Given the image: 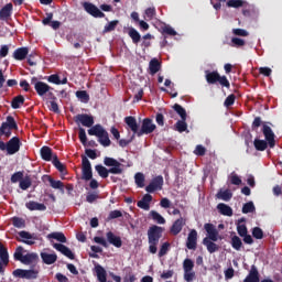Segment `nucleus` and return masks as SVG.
<instances>
[{"instance_id": "1", "label": "nucleus", "mask_w": 282, "mask_h": 282, "mask_svg": "<svg viewBox=\"0 0 282 282\" xmlns=\"http://www.w3.org/2000/svg\"><path fill=\"white\" fill-rule=\"evenodd\" d=\"M104 164L105 166L111 167L107 169L100 164L95 166V171H97L99 177H102V180H107V177H109V173H111L112 175H122V173H124V170L122 169V163L113 158L106 156L104 159Z\"/></svg>"}, {"instance_id": "2", "label": "nucleus", "mask_w": 282, "mask_h": 282, "mask_svg": "<svg viewBox=\"0 0 282 282\" xmlns=\"http://www.w3.org/2000/svg\"><path fill=\"white\" fill-rule=\"evenodd\" d=\"M205 78L208 85H215L216 83H219L221 87H226L227 89H230V82L228 80V77L219 75L217 70H214V72L206 70Z\"/></svg>"}, {"instance_id": "3", "label": "nucleus", "mask_w": 282, "mask_h": 282, "mask_svg": "<svg viewBox=\"0 0 282 282\" xmlns=\"http://www.w3.org/2000/svg\"><path fill=\"white\" fill-rule=\"evenodd\" d=\"M31 84L34 85V89L37 94V96L43 97L45 94H48V97L51 100H56V96H54V93H51L52 86L47 85L44 82H39L36 78H32Z\"/></svg>"}, {"instance_id": "4", "label": "nucleus", "mask_w": 282, "mask_h": 282, "mask_svg": "<svg viewBox=\"0 0 282 282\" xmlns=\"http://www.w3.org/2000/svg\"><path fill=\"white\" fill-rule=\"evenodd\" d=\"M11 129H14L17 131V129H19V126L17 124L14 117L8 116L7 121L2 122L0 127V137L6 135V138H10V135H12Z\"/></svg>"}, {"instance_id": "5", "label": "nucleus", "mask_w": 282, "mask_h": 282, "mask_svg": "<svg viewBox=\"0 0 282 282\" xmlns=\"http://www.w3.org/2000/svg\"><path fill=\"white\" fill-rule=\"evenodd\" d=\"M155 129H158V126H155V123H153V119L145 118L142 121L141 129L139 130V132H137V135H138V138H142V135H149V134L153 133V131H155Z\"/></svg>"}, {"instance_id": "6", "label": "nucleus", "mask_w": 282, "mask_h": 282, "mask_svg": "<svg viewBox=\"0 0 282 282\" xmlns=\"http://www.w3.org/2000/svg\"><path fill=\"white\" fill-rule=\"evenodd\" d=\"M94 177V172L91 170V162L87 156L82 155V180L89 182Z\"/></svg>"}, {"instance_id": "7", "label": "nucleus", "mask_w": 282, "mask_h": 282, "mask_svg": "<svg viewBox=\"0 0 282 282\" xmlns=\"http://www.w3.org/2000/svg\"><path fill=\"white\" fill-rule=\"evenodd\" d=\"M13 276H15L17 279H28V280L39 279V270L17 269L13 271Z\"/></svg>"}, {"instance_id": "8", "label": "nucleus", "mask_w": 282, "mask_h": 282, "mask_svg": "<svg viewBox=\"0 0 282 282\" xmlns=\"http://www.w3.org/2000/svg\"><path fill=\"white\" fill-rule=\"evenodd\" d=\"M262 133L270 149H274V147H276V140L274 138H276V135L274 134V131H272V128L268 126V123H262Z\"/></svg>"}, {"instance_id": "9", "label": "nucleus", "mask_w": 282, "mask_h": 282, "mask_svg": "<svg viewBox=\"0 0 282 282\" xmlns=\"http://www.w3.org/2000/svg\"><path fill=\"white\" fill-rule=\"evenodd\" d=\"M162 238V227L158 225H153L148 230V241L149 243H160V239Z\"/></svg>"}, {"instance_id": "10", "label": "nucleus", "mask_w": 282, "mask_h": 282, "mask_svg": "<svg viewBox=\"0 0 282 282\" xmlns=\"http://www.w3.org/2000/svg\"><path fill=\"white\" fill-rule=\"evenodd\" d=\"M164 186V177L162 175H158L152 178L149 185L145 186L147 193H155V191H162Z\"/></svg>"}, {"instance_id": "11", "label": "nucleus", "mask_w": 282, "mask_h": 282, "mask_svg": "<svg viewBox=\"0 0 282 282\" xmlns=\"http://www.w3.org/2000/svg\"><path fill=\"white\" fill-rule=\"evenodd\" d=\"M83 8L88 14H90V17H94L95 19H105V13L100 11L96 4L91 2H84Z\"/></svg>"}, {"instance_id": "12", "label": "nucleus", "mask_w": 282, "mask_h": 282, "mask_svg": "<svg viewBox=\"0 0 282 282\" xmlns=\"http://www.w3.org/2000/svg\"><path fill=\"white\" fill-rule=\"evenodd\" d=\"M21 139L19 137H13L7 142V153L8 155H14L21 150Z\"/></svg>"}, {"instance_id": "13", "label": "nucleus", "mask_w": 282, "mask_h": 282, "mask_svg": "<svg viewBox=\"0 0 282 282\" xmlns=\"http://www.w3.org/2000/svg\"><path fill=\"white\" fill-rule=\"evenodd\" d=\"M75 122L78 124H83V127H87L90 129V127H94V116L87 115V113H80L75 117Z\"/></svg>"}, {"instance_id": "14", "label": "nucleus", "mask_w": 282, "mask_h": 282, "mask_svg": "<svg viewBox=\"0 0 282 282\" xmlns=\"http://www.w3.org/2000/svg\"><path fill=\"white\" fill-rule=\"evenodd\" d=\"M42 182H48L51 188H55L56 191H61V193H65V184L62 181H56L50 175H43Z\"/></svg>"}, {"instance_id": "15", "label": "nucleus", "mask_w": 282, "mask_h": 282, "mask_svg": "<svg viewBox=\"0 0 282 282\" xmlns=\"http://www.w3.org/2000/svg\"><path fill=\"white\" fill-rule=\"evenodd\" d=\"M13 10L14 6L12 4V2H9L4 7H2L0 9V21H10Z\"/></svg>"}, {"instance_id": "16", "label": "nucleus", "mask_w": 282, "mask_h": 282, "mask_svg": "<svg viewBox=\"0 0 282 282\" xmlns=\"http://www.w3.org/2000/svg\"><path fill=\"white\" fill-rule=\"evenodd\" d=\"M204 229L206 230L208 237L207 239L212 241H219V231L215 227V225L207 223L204 225Z\"/></svg>"}, {"instance_id": "17", "label": "nucleus", "mask_w": 282, "mask_h": 282, "mask_svg": "<svg viewBox=\"0 0 282 282\" xmlns=\"http://www.w3.org/2000/svg\"><path fill=\"white\" fill-rule=\"evenodd\" d=\"M53 248L55 250H57V252H61L62 254H64V257H67V259L74 260L76 259V256L74 254V252L72 251V249H69L67 246L63 245V243H53Z\"/></svg>"}, {"instance_id": "18", "label": "nucleus", "mask_w": 282, "mask_h": 282, "mask_svg": "<svg viewBox=\"0 0 282 282\" xmlns=\"http://www.w3.org/2000/svg\"><path fill=\"white\" fill-rule=\"evenodd\" d=\"M187 250H197V230L192 229L186 240Z\"/></svg>"}, {"instance_id": "19", "label": "nucleus", "mask_w": 282, "mask_h": 282, "mask_svg": "<svg viewBox=\"0 0 282 282\" xmlns=\"http://www.w3.org/2000/svg\"><path fill=\"white\" fill-rule=\"evenodd\" d=\"M243 282H261L259 269H257V265H251V269L248 275L243 279Z\"/></svg>"}, {"instance_id": "20", "label": "nucleus", "mask_w": 282, "mask_h": 282, "mask_svg": "<svg viewBox=\"0 0 282 282\" xmlns=\"http://www.w3.org/2000/svg\"><path fill=\"white\" fill-rule=\"evenodd\" d=\"M153 196L151 194L143 195L142 199L137 203L138 208L142 210H150Z\"/></svg>"}, {"instance_id": "21", "label": "nucleus", "mask_w": 282, "mask_h": 282, "mask_svg": "<svg viewBox=\"0 0 282 282\" xmlns=\"http://www.w3.org/2000/svg\"><path fill=\"white\" fill-rule=\"evenodd\" d=\"M107 241L111 246H115V248H122V238L119 236L113 235V231H108L106 234Z\"/></svg>"}, {"instance_id": "22", "label": "nucleus", "mask_w": 282, "mask_h": 282, "mask_svg": "<svg viewBox=\"0 0 282 282\" xmlns=\"http://www.w3.org/2000/svg\"><path fill=\"white\" fill-rule=\"evenodd\" d=\"M40 155L44 162H52L54 160V152H52V148L44 145L40 150Z\"/></svg>"}, {"instance_id": "23", "label": "nucleus", "mask_w": 282, "mask_h": 282, "mask_svg": "<svg viewBox=\"0 0 282 282\" xmlns=\"http://www.w3.org/2000/svg\"><path fill=\"white\" fill-rule=\"evenodd\" d=\"M185 225L186 221L184 220L183 217H181L173 223L170 231L172 232V235L177 236L180 232H182V229L184 228Z\"/></svg>"}, {"instance_id": "24", "label": "nucleus", "mask_w": 282, "mask_h": 282, "mask_svg": "<svg viewBox=\"0 0 282 282\" xmlns=\"http://www.w3.org/2000/svg\"><path fill=\"white\" fill-rule=\"evenodd\" d=\"M124 122L129 127V129L135 134L138 135V133L140 132V126L138 124V120H135V117H126L124 118Z\"/></svg>"}, {"instance_id": "25", "label": "nucleus", "mask_w": 282, "mask_h": 282, "mask_svg": "<svg viewBox=\"0 0 282 282\" xmlns=\"http://www.w3.org/2000/svg\"><path fill=\"white\" fill-rule=\"evenodd\" d=\"M160 69H162V63H160V59L155 57L152 58L149 63V74L151 76H155Z\"/></svg>"}, {"instance_id": "26", "label": "nucleus", "mask_w": 282, "mask_h": 282, "mask_svg": "<svg viewBox=\"0 0 282 282\" xmlns=\"http://www.w3.org/2000/svg\"><path fill=\"white\" fill-rule=\"evenodd\" d=\"M40 257L46 265H53V263L58 260V256H56V253L41 252Z\"/></svg>"}, {"instance_id": "27", "label": "nucleus", "mask_w": 282, "mask_h": 282, "mask_svg": "<svg viewBox=\"0 0 282 282\" xmlns=\"http://www.w3.org/2000/svg\"><path fill=\"white\" fill-rule=\"evenodd\" d=\"M28 54H30V48L19 47L13 52V58H15V61H25Z\"/></svg>"}, {"instance_id": "28", "label": "nucleus", "mask_w": 282, "mask_h": 282, "mask_svg": "<svg viewBox=\"0 0 282 282\" xmlns=\"http://www.w3.org/2000/svg\"><path fill=\"white\" fill-rule=\"evenodd\" d=\"M106 131L107 130H105V128L100 123H97V124L90 127V129H88V135H96V138H101V135Z\"/></svg>"}, {"instance_id": "29", "label": "nucleus", "mask_w": 282, "mask_h": 282, "mask_svg": "<svg viewBox=\"0 0 282 282\" xmlns=\"http://www.w3.org/2000/svg\"><path fill=\"white\" fill-rule=\"evenodd\" d=\"M203 246H206L209 254H213V253L219 251V246L217 243H215V241H213L208 238L203 239Z\"/></svg>"}, {"instance_id": "30", "label": "nucleus", "mask_w": 282, "mask_h": 282, "mask_svg": "<svg viewBox=\"0 0 282 282\" xmlns=\"http://www.w3.org/2000/svg\"><path fill=\"white\" fill-rule=\"evenodd\" d=\"M217 210L225 217H232V207L228 206L227 204L219 203L217 205Z\"/></svg>"}, {"instance_id": "31", "label": "nucleus", "mask_w": 282, "mask_h": 282, "mask_svg": "<svg viewBox=\"0 0 282 282\" xmlns=\"http://www.w3.org/2000/svg\"><path fill=\"white\" fill-rule=\"evenodd\" d=\"M96 276L99 282H107V270L102 265L97 264L95 267Z\"/></svg>"}, {"instance_id": "32", "label": "nucleus", "mask_w": 282, "mask_h": 282, "mask_svg": "<svg viewBox=\"0 0 282 282\" xmlns=\"http://www.w3.org/2000/svg\"><path fill=\"white\" fill-rule=\"evenodd\" d=\"M25 206L29 210H47V206H45V204L34 200L28 202Z\"/></svg>"}, {"instance_id": "33", "label": "nucleus", "mask_w": 282, "mask_h": 282, "mask_svg": "<svg viewBox=\"0 0 282 282\" xmlns=\"http://www.w3.org/2000/svg\"><path fill=\"white\" fill-rule=\"evenodd\" d=\"M0 261H2L3 265H8L10 263V254L8 253V248L0 242Z\"/></svg>"}, {"instance_id": "34", "label": "nucleus", "mask_w": 282, "mask_h": 282, "mask_svg": "<svg viewBox=\"0 0 282 282\" xmlns=\"http://www.w3.org/2000/svg\"><path fill=\"white\" fill-rule=\"evenodd\" d=\"M47 239H55L59 243H67V237L61 231L51 232L47 235Z\"/></svg>"}, {"instance_id": "35", "label": "nucleus", "mask_w": 282, "mask_h": 282, "mask_svg": "<svg viewBox=\"0 0 282 282\" xmlns=\"http://www.w3.org/2000/svg\"><path fill=\"white\" fill-rule=\"evenodd\" d=\"M39 261V254L36 253H26L23 257L22 263L24 265H32V263H36Z\"/></svg>"}, {"instance_id": "36", "label": "nucleus", "mask_w": 282, "mask_h": 282, "mask_svg": "<svg viewBox=\"0 0 282 282\" xmlns=\"http://www.w3.org/2000/svg\"><path fill=\"white\" fill-rule=\"evenodd\" d=\"M52 164L53 166H55V169H57L59 173H62V175H65L67 173V167H65V165L62 164V162L58 160V155L54 154Z\"/></svg>"}, {"instance_id": "37", "label": "nucleus", "mask_w": 282, "mask_h": 282, "mask_svg": "<svg viewBox=\"0 0 282 282\" xmlns=\"http://www.w3.org/2000/svg\"><path fill=\"white\" fill-rule=\"evenodd\" d=\"M128 35L130 36V39H132V43H134V45H138V43H140V41L142 40V35H140L138 30H135L134 28L129 29Z\"/></svg>"}, {"instance_id": "38", "label": "nucleus", "mask_w": 282, "mask_h": 282, "mask_svg": "<svg viewBox=\"0 0 282 282\" xmlns=\"http://www.w3.org/2000/svg\"><path fill=\"white\" fill-rule=\"evenodd\" d=\"M25 104V97L23 95H19L14 97L11 101L12 109H21V106Z\"/></svg>"}, {"instance_id": "39", "label": "nucleus", "mask_w": 282, "mask_h": 282, "mask_svg": "<svg viewBox=\"0 0 282 282\" xmlns=\"http://www.w3.org/2000/svg\"><path fill=\"white\" fill-rule=\"evenodd\" d=\"M161 34L166 39V36H177V31H175L171 25L165 24L161 28Z\"/></svg>"}, {"instance_id": "40", "label": "nucleus", "mask_w": 282, "mask_h": 282, "mask_svg": "<svg viewBox=\"0 0 282 282\" xmlns=\"http://www.w3.org/2000/svg\"><path fill=\"white\" fill-rule=\"evenodd\" d=\"M216 197L218 199H223V202H230L232 199V193L228 189L226 191H219L217 194H216Z\"/></svg>"}, {"instance_id": "41", "label": "nucleus", "mask_w": 282, "mask_h": 282, "mask_svg": "<svg viewBox=\"0 0 282 282\" xmlns=\"http://www.w3.org/2000/svg\"><path fill=\"white\" fill-rule=\"evenodd\" d=\"M19 237H21V239H26L22 240V243H26V246H34V240H30L32 239V234L28 231H20Z\"/></svg>"}, {"instance_id": "42", "label": "nucleus", "mask_w": 282, "mask_h": 282, "mask_svg": "<svg viewBox=\"0 0 282 282\" xmlns=\"http://www.w3.org/2000/svg\"><path fill=\"white\" fill-rule=\"evenodd\" d=\"M98 142L101 147H111V140L109 139V132H107V130L101 137H98Z\"/></svg>"}, {"instance_id": "43", "label": "nucleus", "mask_w": 282, "mask_h": 282, "mask_svg": "<svg viewBox=\"0 0 282 282\" xmlns=\"http://www.w3.org/2000/svg\"><path fill=\"white\" fill-rule=\"evenodd\" d=\"M126 275L123 276V282H135L137 278L131 270V267L124 269Z\"/></svg>"}, {"instance_id": "44", "label": "nucleus", "mask_w": 282, "mask_h": 282, "mask_svg": "<svg viewBox=\"0 0 282 282\" xmlns=\"http://www.w3.org/2000/svg\"><path fill=\"white\" fill-rule=\"evenodd\" d=\"M268 144L269 143L265 140L256 139L253 141V145L257 151H265V149H268Z\"/></svg>"}, {"instance_id": "45", "label": "nucleus", "mask_w": 282, "mask_h": 282, "mask_svg": "<svg viewBox=\"0 0 282 282\" xmlns=\"http://www.w3.org/2000/svg\"><path fill=\"white\" fill-rule=\"evenodd\" d=\"M75 96L78 98V100H80V102H89V94H87V90H77Z\"/></svg>"}, {"instance_id": "46", "label": "nucleus", "mask_w": 282, "mask_h": 282, "mask_svg": "<svg viewBox=\"0 0 282 282\" xmlns=\"http://www.w3.org/2000/svg\"><path fill=\"white\" fill-rule=\"evenodd\" d=\"M173 109H174L175 112H177L181 120H186L187 115H186V109H184V107H182L180 104H175L173 106Z\"/></svg>"}, {"instance_id": "47", "label": "nucleus", "mask_w": 282, "mask_h": 282, "mask_svg": "<svg viewBox=\"0 0 282 282\" xmlns=\"http://www.w3.org/2000/svg\"><path fill=\"white\" fill-rule=\"evenodd\" d=\"M243 246V242L241 241V238H239V236H234L231 237V247L234 248V250H241Z\"/></svg>"}, {"instance_id": "48", "label": "nucleus", "mask_w": 282, "mask_h": 282, "mask_svg": "<svg viewBox=\"0 0 282 282\" xmlns=\"http://www.w3.org/2000/svg\"><path fill=\"white\" fill-rule=\"evenodd\" d=\"M150 217L153 219V221H155L156 224H166V219H164L162 217V215H160V213L155 212V210H151L150 212Z\"/></svg>"}, {"instance_id": "49", "label": "nucleus", "mask_w": 282, "mask_h": 282, "mask_svg": "<svg viewBox=\"0 0 282 282\" xmlns=\"http://www.w3.org/2000/svg\"><path fill=\"white\" fill-rule=\"evenodd\" d=\"M175 128L178 133H184L188 129V123H186V120L181 119L175 123Z\"/></svg>"}, {"instance_id": "50", "label": "nucleus", "mask_w": 282, "mask_h": 282, "mask_svg": "<svg viewBox=\"0 0 282 282\" xmlns=\"http://www.w3.org/2000/svg\"><path fill=\"white\" fill-rule=\"evenodd\" d=\"M118 23H120V21H118V20L110 21L108 24L105 25L104 33L107 34L109 32H113V30H116V28H118Z\"/></svg>"}, {"instance_id": "51", "label": "nucleus", "mask_w": 282, "mask_h": 282, "mask_svg": "<svg viewBox=\"0 0 282 282\" xmlns=\"http://www.w3.org/2000/svg\"><path fill=\"white\" fill-rule=\"evenodd\" d=\"M134 182L139 188H144V174L139 172L134 175Z\"/></svg>"}, {"instance_id": "52", "label": "nucleus", "mask_w": 282, "mask_h": 282, "mask_svg": "<svg viewBox=\"0 0 282 282\" xmlns=\"http://www.w3.org/2000/svg\"><path fill=\"white\" fill-rule=\"evenodd\" d=\"M30 186H32V178H30V176H25L24 178H22L20 181V188L22 191H28V188H30Z\"/></svg>"}, {"instance_id": "53", "label": "nucleus", "mask_w": 282, "mask_h": 282, "mask_svg": "<svg viewBox=\"0 0 282 282\" xmlns=\"http://www.w3.org/2000/svg\"><path fill=\"white\" fill-rule=\"evenodd\" d=\"M193 268H195V262H193L191 259L186 258L183 261V270H184V272H193Z\"/></svg>"}, {"instance_id": "54", "label": "nucleus", "mask_w": 282, "mask_h": 282, "mask_svg": "<svg viewBox=\"0 0 282 282\" xmlns=\"http://www.w3.org/2000/svg\"><path fill=\"white\" fill-rule=\"evenodd\" d=\"M256 207H254V203L252 202H248L242 206V213L243 215H248V213H254Z\"/></svg>"}, {"instance_id": "55", "label": "nucleus", "mask_w": 282, "mask_h": 282, "mask_svg": "<svg viewBox=\"0 0 282 282\" xmlns=\"http://www.w3.org/2000/svg\"><path fill=\"white\" fill-rule=\"evenodd\" d=\"M12 224H13L14 228H25V219H23L21 217H13Z\"/></svg>"}, {"instance_id": "56", "label": "nucleus", "mask_w": 282, "mask_h": 282, "mask_svg": "<svg viewBox=\"0 0 282 282\" xmlns=\"http://www.w3.org/2000/svg\"><path fill=\"white\" fill-rule=\"evenodd\" d=\"M96 199H100V195H98V192H90L86 196V202L88 204H94V202H96Z\"/></svg>"}, {"instance_id": "57", "label": "nucleus", "mask_w": 282, "mask_h": 282, "mask_svg": "<svg viewBox=\"0 0 282 282\" xmlns=\"http://www.w3.org/2000/svg\"><path fill=\"white\" fill-rule=\"evenodd\" d=\"M78 138L84 147H87V132L85 131L84 128H79Z\"/></svg>"}, {"instance_id": "58", "label": "nucleus", "mask_w": 282, "mask_h": 282, "mask_svg": "<svg viewBox=\"0 0 282 282\" xmlns=\"http://www.w3.org/2000/svg\"><path fill=\"white\" fill-rule=\"evenodd\" d=\"M155 17V9L154 7H150L144 12V19L145 21H151Z\"/></svg>"}, {"instance_id": "59", "label": "nucleus", "mask_w": 282, "mask_h": 282, "mask_svg": "<svg viewBox=\"0 0 282 282\" xmlns=\"http://www.w3.org/2000/svg\"><path fill=\"white\" fill-rule=\"evenodd\" d=\"M25 256H23V247H18L14 254H13V258L15 261H21V263L23 262V258Z\"/></svg>"}, {"instance_id": "60", "label": "nucleus", "mask_w": 282, "mask_h": 282, "mask_svg": "<svg viewBox=\"0 0 282 282\" xmlns=\"http://www.w3.org/2000/svg\"><path fill=\"white\" fill-rule=\"evenodd\" d=\"M246 45V41L239 37L231 39V47H243Z\"/></svg>"}, {"instance_id": "61", "label": "nucleus", "mask_w": 282, "mask_h": 282, "mask_svg": "<svg viewBox=\"0 0 282 282\" xmlns=\"http://www.w3.org/2000/svg\"><path fill=\"white\" fill-rule=\"evenodd\" d=\"M235 100H237V96H235V94L229 95L226 99L224 105L228 108V107H232V105H235Z\"/></svg>"}, {"instance_id": "62", "label": "nucleus", "mask_w": 282, "mask_h": 282, "mask_svg": "<svg viewBox=\"0 0 282 282\" xmlns=\"http://www.w3.org/2000/svg\"><path fill=\"white\" fill-rule=\"evenodd\" d=\"M252 237H254V239H262L263 238V229H261L260 227H254L252 229Z\"/></svg>"}, {"instance_id": "63", "label": "nucleus", "mask_w": 282, "mask_h": 282, "mask_svg": "<svg viewBox=\"0 0 282 282\" xmlns=\"http://www.w3.org/2000/svg\"><path fill=\"white\" fill-rule=\"evenodd\" d=\"M170 246H171V243L164 242V243L161 246L160 250H159V257H164V256H166L167 252H169Z\"/></svg>"}, {"instance_id": "64", "label": "nucleus", "mask_w": 282, "mask_h": 282, "mask_svg": "<svg viewBox=\"0 0 282 282\" xmlns=\"http://www.w3.org/2000/svg\"><path fill=\"white\" fill-rule=\"evenodd\" d=\"M23 180V172H15L11 176L12 184H17V182H21Z\"/></svg>"}]
</instances>
